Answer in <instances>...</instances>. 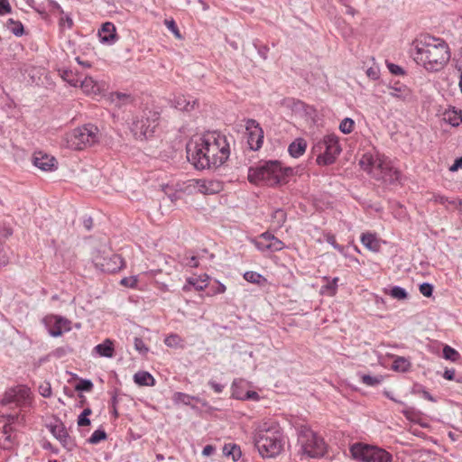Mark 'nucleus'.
Listing matches in <instances>:
<instances>
[{
    "instance_id": "4d7b16f0",
    "label": "nucleus",
    "mask_w": 462,
    "mask_h": 462,
    "mask_svg": "<svg viewBox=\"0 0 462 462\" xmlns=\"http://www.w3.org/2000/svg\"><path fill=\"white\" fill-rule=\"evenodd\" d=\"M208 384L211 387V389L216 393H221L224 391L225 387H226L225 384L217 383L216 381H213V380L208 381Z\"/></svg>"
},
{
    "instance_id": "4468645a",
    "label": "nucleus",
    "mask_w": 462,
    "mask_h": 462,
    "mask_svg": "<svg viewBox=\"0 0 462 462\" xmlns=\"http://www.w3.org/2000/svg\"><path fill=\"white\" fill-rule=\"evenodd\" d=\"M94 263L102 272L108 273L119 271L124 265L123 258L116 254H111L108 256L97 255Z\"/></svg>"
},
{
    "instance_id": "680f3d73",
    "label": "nucleus",
    "mask_w": 462,
    "mask_h": 462,
    "mask_svg": "<svg viewBox=\"0 0 462 462\" xmlns=\"http://www.w3.org/2000/svg\"><path fill=\"white\" fill-rule=\"evenodd\" d=\"M60 26H66L67 28L70 29L73 26V21L72 18L66 14L60 19Z\"/></svg>"
},
{
    "instance_id": "2eb2a0df",
    "label": "nucleus",
    "mask_w": 462,
    "mask_h": 462,
    "mask_svg": "<svg viewBox=\"0 0 462 462\" xmlns=\"http://www.w3.org/2000/svg\"><path fill=\"white\" fill-rule=\"evenodd\" d=\"M189 187L194 190L205 194L211 195L220 192L223 189L222 182L216 180H189Z\"/></svg>"
},
{
    "instance_id": "4c0bfd02",
    "label": "nucleus",
    "mask_w": 462,
    "mask_h": 462,
    "mask_svg": "<svg viewBox=\"0 0 462 462\" xmlns=\"http://www.w3.org/2000/svg\"><path fill=\"white\" fill-rule=\"evenodd\" d=\"M442 353H443V357L445 359L450 360L452 362H457L460 357V354L455 348H453L448 345H446L443 347Z\"/></svg>"
},
{
    "instance_id": "c03bdc74",
    "label": "nucleus",
    "mask_w": 462,
    "mask_h": 462,
    "mask_svg": "<svg viewBox=\"0 0 462 462\" xmlns=\"http://www.w3.org/2000/svg\"><path fill=\"white\" fill-rule=\"evenodd\" d=\"M181 342H182V339L177 334H171L170 336L166 337L164 339V344L170 347L180 346Z\"/></svg>"
},
{
    "instance_id": "c756f323",
    "label": "nucleus",
    "mask_w": 462,
    "mask_h": 462,
    "mask_svg": "<svg viewBox=\"0 0 462 462\" xmlns=\"http://www.w3.org/2000/svg\"><path fill=\"white\" fill-rule=\"evenodd\" d=\"M223 454L226 457H231L234 461H237L242 456V451L238 445L227 443L223 447Z\"/></svg>"
},
{
    "instance_id": "a19ab883",
    "label": "nucleus",
    "mask_w": 462,
    "mask_h": 462,
    "mask_svg": "<svg viewBox=\"0 0 462 462\" xmlns=\"http://www.w3.org/2000/svg\"><path fill=\"white\" fill-rule=\"evenodd\" d=\"M236 400H253V401H259L260 395L258 393L254 391H246L245 393H236Z\"/></svg>"
},
{
    "instance_id": "052dcab7",
    "label": "nucleus",
    "mask_w": 462,
    "mask_h": 462,
    "mask_svg": "<svg viewBox=\"0 0 462 462\" xmlns=\"http://www.w3.org/2000/svg\"><path fill=\"white\" fill-rule=\"evenodd\" d=\"M387 67H388V69L390 70V72L394 75H403L404 74L403 69L402 67H400L399 65H396L393 63H389L387 65Z\"/></svg>"
},
{
    "instance_id": "f3484780",
    "label": "nucleus",
    "mask_w": 462,
    "mask_h": 462,
    "mask_svg": "<svg viewBox=\"0 0 462 462\" xmlns=\"http://www.w3.org/2000/svg\"><path fill=\"white\" fill-rule=\"evenodd\" d=\"M388 94L393 98L403 102L410 101L412 97L411 89L406 85L399 82L388 86Z\"/></svg>"
},
{
    "instance_id": "6e6552de",
    "label": "nucleus",
    "mask_w": 462,
    "mask_h": 462,
    "mask_svg": "<svg viewBox=\"0 0 462 462\" xmlns=\"http://www.w3.org/2000/svg\"><path fill=\"white\" fill-rule=\"evenodd\" d=\"M68 147L73 150H84L98 142V128L91 124L78 127L67 134Z\"/></svg>"
},
{
    "instance_id": "3c124183",
    "label": "nucleus",
    "mask_w": 462,
    "mask_h": 462,
    "mask_svg": "<svg viewBox=\"0 0 462 462\" xmlns=\"http://www.w3.org/2000/svg\"><path fill=\"white\" fill-rule=\"evenodd\" d=\"M134 348L143 355H145L149 349L144 344L143 340L140 337H134Z\"/></svg>"
},
{
    "instance_id": "69168bd1",
    "label": "nucleus",
    "mask_w": 462,
    "mask_h": 462,
    "mask_svg": "<svg viewBox=\"0 0 462 462\" xmlns=\"http://www.w3.org/2000/svg\"><path fill=\"white\" fill-rule=\"evenodd\" d=\"M443 377L448 381H453V380L456 381L457 377H456L455 370L454 369H446L444 371Z\"/></svg>"
},
{
    "instance_id": "6e6d98bb",
    "label": "nucleus",
    "mask_w": 462,
    "mask_h": 462,
    "mask_svg": "<svg viewBox=\"0 0 462 462\" xmlns=\"http://www.w3.org/2000/svg\"><path fill=\"white\" fill-rule=\"evenodd\" d=\"M226 286L220 282H216V286L211 288V292H208L210 295L221 294L226 291Z\"/></svg>"
},
{
    "instance_id": "7ed1b4c3",
    "label": "nucleus",
    "mask_w": 462,
    "mask_h": 462,
    "mask_svg": "<svg viewBox=\"0 0 462 462\" xmlns=\"http://www.w3.org/2000/svg\"><path fill=\"white\" fill-rule=\"evenodd\" d=\"M254 443L262 457H275L283 450L285 437L279 423L269 420L256 426Z\"/></svg>"
},
{
    "instance_id": "bb28decb",
    "label": "nucleus",
    "mask_w": 462,
    "mask_h": 462,
    "mask_svg": "<svg viewBox=\"0 0 462 462\" xmlns=\"http://www.w3.org/2000/svg\"><path fill=\"white\" fill-rule=\"evenodd\" d=\"M262 237L267 241L269 246V251L271 252H278L283 249L284 244L276 236L269 232H264L262 234Z\"/></svg>"
},
{
    "instance_id": "f03ea898",
    "label": "nucleus",
    "mask_w": 462,
    "mask_h": 462,
    "mask_svg": "<svg viewBox=\"0 0 462 462\" xmlns=\"http://www.w3.org/2000/svg\"><path fill=\"white\" fill-rule=\"evenodd\" d=\"M411 56L414 61L426 70H441L450 60L448 43L441 38L421 34L412 42Z\"/></svg>"
},
{
    "instance_id": "0e129e2a",
    "label": "nucleus",
    "mask_w": 462,
    "mask_h": 462,
    "mask_svg": "<svg viewBox=\"0 0 462 462\" xmlns=\"http://www.w3.org/2000/svg\"><path fill=\"white\" fill-rule=\"evenodd\" d=\"M40 393L43 397H50L51 395V387L49 383L40 386Z\"/></svg>"
},
{
    "instance_id": "4be33fe9",
    "label": "nucleus",
    "mask_w": 462,
    "mask_h": 462,
    "mask_svg": "<svg viewBox=\"0 0 462 462\" xmlns=\"http://www.w3.org/2000/svg\"><path fill=\"white\" fill-rule=\"evenodd\" d=\"M209 276L206 273L199 277H190L187 280L188 284L183 286V291L189 290V286H193L197 291H203L208 285Z\"/></svg>"
},
{
    "instance_id": "7c9ffc66",
    "label": "nucleus",
    "mask_w": 462,
    "mask_h": 462,
    "mask_svg": "<svg viewBox=\"0 0 462 462\" xmlns=\"http://www.w3.org/2000/svg\"><path fill=\"white\" fill-rule=\"evenodd\" d=\"M411 362L403 356H396L393 362L392 368L397 372H407L411 368Z\"/></svg>"
},
{
    "instance_id": "774afa93",
    "label": "nucleus",
    "mask_w": 462,
    "mask_h": 462,
    "mask_svg": "<svg viewBox=\"0 0 462 462\" xmlns=\"http://www.w3.org/2000/svg\"><path fill=\"white\" fill-rule=\"evenodd\" d=\"M462 168V157L457 158L454 163L449 167L450 171H457Z\"/></svg>"
},
{
    "instance_id": "c9c22d12",
    "label": "nucleus",
    "mask_w": 462,
    "mask_h": 462,
    "mask_svg": "<svg viewBox=\"0 0 462 462\" xmlns=\"http://www.w3.org/2000/svg\"><path fill=\"white\" fill-rule=\"evenodd\" d=\"M247 385V382L242 378H236L233 381L231 385V397L236 399V393H245V389Z\"/></svg>"
},
{
    "instance_id": "473e14b6",
    "label": "nucleus",
    "mask_w": 462,
    "mask_h": 462,
    "mask_svg": "<svg viewBox=\"0 0 462 462\" xmlns=\"http://www.w3.org/2000/svg\"><path fill=\"white\" fill-rule=\"evenodd\" d=\"M79 86L87 94H95L97 90V86L92 78L86 77L84 79H80Z\"/></svg>"
},
{
    "instance_id": "0eeeda50",
    "label": "nucleus",
    "mask_w": 462,
    "mask_h": 462,
    "mask_svg": "<svg viewBox=\"0 0 462 462\" xmlns=\"http://www.w3.org/2000/svg\"><path fill=\"white\" fill-rule=\"evenodd\" d=\"M300 451L309 457H321L327 452V444L323 438L306 426H301L298 433Z\"/></svg>"
},
{
    "instance_id": "603ef678",
    "label": "nucleus",
    "mask_w": 462,
    "mask_h": 462,
    "mask_svg": "<svg viewBox=\"0 0 462 462\" xmlns=\"http://www.w3.org/2000/svg\"><path fill=\"white\" fill-rule=\"evenodd\" d=\"M420 292L425 297H430L433 292V286L430 283L423 282L420 285Z\"/></svg>"
},
{
    "instance_id": "ddd939ff",
    "label": "nucleus",
    "mask_w": 462,
    "mask_h": 462,
    "mask_svg": "<svg viewBox=\"0 0 462 462\" xmlns=\"http://www.w3.org/2000/svg\"><path fill=\"white\" fill-rule=\"evenodd\" d=\"M245 134L247 144L252 151H258L263 143V130L254 119H247L245 122Z\"/></svg>"
},
{
    "instance_id": "09e8293b",
    "label": "nucleus",
    "mask_w": 462,
    "mask_h": 462,
    "mask_svg": "<svg viewBox=\"0 0 462 462\" xmlns=\"http://www.w3.org/2000/svg\"><path fill=\"white\" fill-rule=\"evenodd\" d=\"M164 24L168 28V30L171 31L174 34V36L176 38H178V39L181 38L180 30L173 19H166L164 21Z\"/></svg>"
},
{
    "instance_id": "20e7f679",
    "label": "nucleus",
    "mask_w": 462,
    "mask_h": 462,
    "mask_svg": "<svg viewBox=\"0 0 462 462\" xmlns=\"http://www.w3.org/2000/svg\"><path fill=\"white\" fill-rule=\"evenodd\" d=\"M293 174L291 167H282L278 161H267L248 171V180L256 185L273 187L287 182Z\"/></svg>"
},
{
    "instance_id": "a878e982",
    "label": "nucleus",
    "mask_w": 462,
    "mask_h": 462,
    "mask_svg": "<svg viewBox=\"0 0 462 462\" xmlns=\"http://www.w3.org/2000/svg\"><path fill=\"white\" fill-rule=\"evenodd\" d=\"M61 79L72 87H78L80 81L79 73L69 69H62L59 70Z\"/></svg>"
},
{
    "instance_id": "5fc2aeb1",
    "label": "nucleus",
    "mask_w": 462,
    "mask_h": 462,
    "mask_svg": "<svg viewBox=\"0 0 462 462\" xmlns=\"http://www.w3.org/2000/svg\"><path fill=\"white\" fill-rule=\"evenodd\" d=\"M183 264L191 268L199 266V260L196 256H185L183 259Z\"/></svg>"
},
{
    "instance_id": "72a5a7b5",
    "label": "nucleus",
    "mask_w": 462,
    "mask_h": 462,
    "mask_svg": "<svg viewBox=\"0 0 462 462\" xmlns=\"http://www.w3.org/2000/svg\"><path fill=\"white\" fill-rule=\"evenodd\" d=\"M384 292L396 300H405L408 298L406 290L400 286H393L390 290H385Z\"/></svg>"
},
{
    "instance_id": "13d9d810",
    "label": "nucleus",
    "mask_w": 462,
    "mask_h": 462,
    "mask_svg": "<svg viewBox=\"0 0 462 462\" xmlns=\"http://www.w3.org/2000/svg\"><path fill=\"white\" fill-rule=\"evenodd\" d=\"M121 284L126 287L134 288L137 284L136 277H125L121 280Z\"/></svg>"
},
{
    "instance_id": "b1692460",
    "label": "nucleus",
    "mask_w": 462,
    "mask_h": 462,
    "mask_svg": "<svg viewBox=\"0 0 462 462\" xmlns=\"http://www.w3.org/2000/svg\"><path fill=\"white\" fill-rule=\"evenodd\" d=\"M134 382L139 386H153L155 385L154 377L146 371H139L134 375Z\"/></svg>"
},
{
    "instance_id": "2f4dec72",
    "label": "nucleus",
    "mask_w": 462,
    "mask_h": 462,
    "mask_svg": "<svg viewBox=\"0 0 462 462\" xmlns=\"http://www.w3.org/2000/svg\"><path fill=\"white\" fill-rule=\"evenodd\" d=\"M6 28L15 36L20 37L24 33V28L20 21H15L12 18L6 22Z\"/></svg>"
},
{
    "instance_id": "c85d7f7f",
    "label": "nucleus",
    "mask_w": 462,
    "mask_h": 462,
    "mask_svg": "<svg viewBox=\"0 0 462 462\" xmlns=\"http://www.w3.org/2000/svg\"><path fill=\"white\" fill-rule=\"evenodd\" d=\"M172 401L175 404H183L189 406L191 405L192 401L199 402V398L196 396L189 395L185 393L176 392L172 396Z\"/></svg>"
},
{
    "instance_id": "f8f14e48",
    "label": "nucleus",
    "mask_w": 462,
    "mask_h": 462,
    "mask_svg": "<svg viewBox=\"0 0 462 462\" xmlns=\"http://www.w3.org/2000/svg\"><path fill=\"white\" fill-rule=\"evenodd\" d=\"M30 393V389L25 385L14 386L5 392L0 403L2 405L15 404L16 406H21L27 402Z\"/></svg>"
},
{
    "instance_id": "dca6fc26",
    "label": "nucleus",
    "mask_w": 462,
    "mask_h": 462,
    "mask_svg": "<svg viewBox=\"0 0 462 462\" xmlns=\"http://www.w3.org/2000/svg\"><path fill=\"white\" fill-rule=\"evenodd\" d=\"M33 165L44 171H53L56 160L54 157L50 156L42 152H36L33 154Z\"/></svg>"
},
{
    "instance_id": "f704fd0d",
    "label": "nucleus",
    "mask_w": 462,
    "mask_h": 462,
    "mask_svg": "<svg viewBox=\"0 0 462 462\" xmlns=\"http://www.w3.org/2000/svg\"><path fill=\"white\" fill-rule=\"evenodd\" d=\"M111 101L115 103L116 106H120L123 104L132 102L133 98L128 94L115 92L111 94Z\"/></svg>"
},
{
    "instance_id": "412c9836",
    "label": "nucleus",
    "mask_w": 462,
    "mask_h": 462,
    "mask_svg": "<svg viewBox=\"0 0 462 462\" xmlns=\"http://www.w3.org/2000/svg\"><path fill=\"white\" fill-rule=\"evenodd\" d=\"M94 351L102 357L112 358L115 356L114 341L106 338L94 347Z\"/></svg>"
},
{
    "instance_id": "bf43d9fd",
    "label": "nucleus",
    "mask_w": 462,
    "mask_h": 462,
    "mask_svg": "<svg viewBox=\"0 0 462 462\" xmlns=\"http://www.w3.org/2000/svg\"><path fill=\"white\" fill-rule=\"evenodd\" d=\"M11 12V5L8 0H0V15L7 14Z\"/></svg>"
},
{
    "instance_id": "5701e85b",
    "label": "nucleus",
    "mask_w": 462,
    "mask_h": 462,
    "mask_svg": "<svg viewBox=\"0 0 462 462\" xmlns=\"http://www.w3.org/2000/svg\"><path fill=\"white\" fill-rule=\"evenodd\" d=\"M306 148V141L302 138H298L289 145L288 152L291 157L299 158L305 152Z\"/></svg>"
},
{
    "instance_id": "9b49d317",
    "label": "nucleus",
    "mask_w": 462,
    "mask_h": 462,
    "mask_svg": "<svg viewBox=\"0 0 462 462\" xmlns=\"http://www.w3.org/2000/svg\"><path fill=\"white\" fill-rule=\"evenodd\" d=\"M46 427L65 449L69 451L74 449L76 442L60 420L57 419L54 422L48 423Z\"/></svg>"
},
{
    "instance_id": "79ce46f5",
    "label": "nucleus",
    "mask_w": 462,
    "mask_h": 462,
    "mask_svg": "<svg viewBox=\"0 0 462 462\" xmlns=\"http://www.w3.org/2000/svg\"><path fill=\"white\" fill-rule=\"evenodd\" d=\"M106 437L107 436H106V431L102 429H98L92 433V435L88 439V442L90 444L95 445V444L99 443L102 440H105L106 439Z\"/></svg>"
},
{
    "instance_id": "1a4fd4ad",
    "label": "nucleus",
    "mask_w": 462,
    "mask_h": 462,
    "mask_svg": "<svg viewBox=\"0 0 462 462\" xmlns=\"http://www.w3.org/2000/svg\"><path fill=\"white\" fill-rule=\"evenodd\" d=\"M313 152L317 154L316 162L319 165H330L334 163L341 152L338 138L334 134L324 136L313 146Z\"/></svg>"
},
{
    "instance_id": "58836bf2",
    "label": "nucleus",
    "mask_w": 462,
    "mask_h": 462,
    "mask_svg": "<svg viewBox=\"0 0 462 462\" xmlns=\"http://www.w3.org/2000/svg\"><path fill=\"white\" fill-rule=\"evenodd\" d=\"M1 438H3L5 442H6L7 444L5 448H9L13 444V428L10 424H5L3 427V430L1 431Z\"/></svg>"
},
{
    "instance_id": "39448f33",
    "label": "nucleus",
    "mask_w": 462,
    "mask_h": 462,
    "mask_svg": "<svg viewBox=\"0 0 462 462\" xmlns=\"http://www.w3.org/2000/svg\"><path fill=\"white\" fill-rule=\"evenodd\" d=\"M359 164L364 171L378 180L393 184L400 178V171L384 156L377 155L374 157L371 154H365L361 158Z\"/></svg>"
},
{
    "instance_id": "9d476101",
    "label": "nucleus",
    "mask_w": 462,
    "mask_h": 462,
    "mask_svg": "<svg viewBox=\"0 0 462 462\" xmlns=\"http://www.w3.org/2000/svg\"><path fill=\"white\" fill-rule=\"evenodd\" d=\"M350 452L355 459L362 462H393L392 454L376 446L356 443Z\"/></svg>"
},
{
    "instance_id": "f257e3e1",
    "label": "nucleus",
    "mask_w": 462,
    "mask_h": 462,
    "mask_svg": "<svg viewBox=\"0 0 462 462\" xmlns=\"http://www.w3.org/2000/svg\"><path fill=\"white\" fill-rule=\"evenodd\" d=\"M186 150L188 160L199 170L219 167L230 155L226 137L217 132L204 135L199 142L188 143Z\"/></svg>"
},
{
    "instance_id": "49530a36",
    "label": "nucleus",
    "mask_w": 462,
    "mask_h": 462,
    "mask_svg": "<svg viewBox=\"0 0 462 462\" xmlns=\"http://www.w3.org/2000/svg\"><path fill=\"white\" fill-rule=\"evenodd\" d=\"M93 383L88 379H80L76 384L75 390L78 392H90L93 389Z\"/></svg>"
},
{
    "instance_id": "864d4df0",
    "label": "nucleus",
    "mask_w": 462,
    "mask_h": 462,
    "mask_svg": "<svg viewBox=\"0 0 462 462\" xmlns=\"http://www.w3.org/2000/svg\"><path fill=\"white\" fill-rule=\"evenodd\" d=\"M254 245L256 248L262 252L269 251V245L266 240L262 237V235L259 236L257 240L254 241Z\"/></svg>"
},
{
    "instance_id": "6ab92c4d",
    "label": "nucleus",
    "mask_w": 462,
    "mask_h": 462,
    "mask_svg": "<svg viewBox=\"0 0 462 462\" xmlns=\"http://www.w3.org/2000/svg\"><path fill=\"white\" fill-rule=\"evenodd\" d=\"M361 243L368 250L378 253L381 250L382 241L374 233H363L360 236Z\"/></svg>"
},
{
    "instance_id": "aec40b11",
    "label": "nucleus",
    "mask_w": 462,
    "mask_h": 462,
    "mask_svg": "<svg viewBox=\"0 0 462 462\" xmlns=\"http://www.w3.org/2000/svg\"><path fill=\"white\" fill-rule=\"evenodd\" d=\"M100 42L103 43L113 44L116 42V27L112 23H105L98 31Z\"/></svg>"
},
{
    "instance_id": "423d86ee",
    "label": "nucleus",
    "mask_w": 462,
    "mask_h": 462,
    "mask_svg": "<svg viewBox=\"0 0 462 462\" xmlns=\"http://www.w3.org/2000/svg\"><path fill=\"white\" fill-rule=\"evenodd\" d=\"M158 120V113L144 110L132 117L129 129L136 140H146L153 135Z\"/></svg>"
},
{
    "instance_id": "338daca9",
    "label": "nucleus",
    "mask_w": 462,
    "mask_h": 462,
    "mask_svg": "<svg viewBox=\"0 0 462 462\" xmlns=\"http://www.w3.org/2000/svg\"><path fill=\"white\" fill-rule=\"evenodd\" d=\"M366 75L372 79H377L379 78V69L376 68H369L366 70Z\"/></svg>"
},
{
    "instance_id": "a18cd8bd",
    "label": "nucleus",
    "mask_w": 462,
    "mask_h": 462,
    "mask_svg": "<svg viewBox=\"0 0 462 462\" xmlns=\"http://www.w3.org/2000/svg\"><path fill=\"white\" fill-rule=\"evenodd\" d=\"M355 122L351 118H345L339 125V129L344 134H350L354 130Z\"/></svg>"
},
{
    "instance_id": "393cba45",
    "label": "nucleus",
    "mask_w": 462,
    "mask_h": 462,
    "mask_svg": "<svg viewBox=\"0 0 462 462\" xmlns=\"http://www.w3.org/2000/svg\"><path fill=\"white\" fill-rule=\"evenodd\" d=\"M444 119L452 126H458L462 123V110L449 108L444 113Z\"/></svg>"
},
{
    "instance_id": "8fccbe9b",
    "label": "nucleus",
    "mask_w": 462,
    "mask_h": 462,
    "mask_svg": "<svg viewBox=\"0 0 462 462\" xmlns=\"http://www.w3.org/2000/svg\"><path fill=\"white\" fill-rule=\"evenodd\" d=\"M325 240L328 244L332 245L334 249L341 254L344 253V246L337 243L336 236L333 234H327L325 236Z\"/></svg>"
},
{
    "instance_id": "ea45409f",
    "label": "nucleus",
    "mask_w": 462,
    "mask_h": 462,
    "mask_svg": "<svg viewBox=\"0 0 462 462\" xmlns=\"http://www.w3.org/2000/svg\"><path fill=\"white\" fill-rule=\"evenodd\" d=\"M272 218L276 226L281 227L286 221V213L284 210L278 208L273 212Z\"/></svg>"
},
{
    "instance_id": "37998d69",
    "label": "nucleus",
    "mask_w": 462,
    "mask_h": 462,
    "mask_svg": "<svg viewBox=\"0 0 462 462\" xmlns=\"http://www.w3.org/2000/svg\"><path fill=\"white\" fill-rule=\"evenodd\" d=\"M92 413V410L90 408H86L78 417V425L79 427L88 426L90 424V420L88 416Z\"/></svg>"
},
{
    "instance_id": "e2e57ef3",
    "label": "nucleus",
    "mask_w": 462,
    "mask_h": 462,
    "mask_svg": "<svg viewBox=\"0 0 462 462\" xmlns=\"http://www.w3.org/2000/svg\"><path fill=\"white\" fill-rule=\"evenodd\" d=\"M49 6L51 12H57L60 14H64L62 7L54 0H49Z\"/></svg>"
},
{
    "instance_id": "cd10ccee",
    "label": "nucleus",
    "mask_w": 462,
    "mask_h": 462,
    "mask_svg": "<svg viewBox=\"0 0 462 462\" xmlns=\"http://www.w3.org/2000/svg\"><path fill=\"white\" fill-rule=\"evenodd\" d=\"M244 279L248 282L257 284L261 287H265L268 284V281L264 276L253 271L245 272L244 273Z\"/></svg>"
},
{
    "instance_id": "de8ad7c7",
    "label": "nucleus",
    "mask_w": 462,
    "mask_h": 462,
    "mask_svg": "<svg viewBox=\"0 0 462 462\" xmlns=\"http://www.w3.org/2000/svg\"><path fill=\"white\" fill-rule=\"evenodd\" d=\"M361 382L367 386H375L379 384L382 380L379 377L372 376L369 374L361 375Z\"/></svg>"
},
{
    "instance_id": "e433bc0d",
    "label": "nucleus",
    "mask_w": 462,
    "mask_h": 462,
    "mask_svg": "<svg viewBox=\"0 0 462 462\" xmlns=\"http://www.w3.org/2000/svg\"><path fill=\"white\" fill-rule=\"evenodd\" d=\"M327 279V283L321 287L322 293H328L329 295H334L337 291L338 278L335 277L332 280Z\"/></svg>"
},
{
    "instance_id": "a211bd4d",
    "label": "nucleus",
    "mask_w": 462,
    "mask_h": 462,
    "mask_svg": "<svg viewBox=\"0 0 462 462\" xmlns=\"http://www.w3.org/2000/svg\"><path fill=\"white\" fill-rule=\"evenodd\" d=\"M172 102V106L180 110L189 112L198 106V100L189 95L176 96Z\"/></svg>"
}]
</instances>
